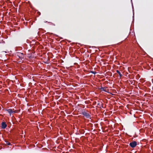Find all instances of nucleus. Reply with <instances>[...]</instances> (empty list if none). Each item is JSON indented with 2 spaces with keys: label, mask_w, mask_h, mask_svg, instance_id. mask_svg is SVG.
Instances as JSON below:
<instances>
[{
  "label": "nucleus",
  "mask_w": 153,
  "mask_h": 153,
  "mask_svg": "<svg viewBox=\"0 0 153 153\" xmlns=\"http://www.w3.org/2000/svg\"><path fill=\"white\" fill-rule=\"evenodd\" d=\"M6 143V144L7 145H11V143L10 142H9L8 141H5Z\"/></svg>",
  "instance_id": "9"
},
{
  "label": "nucleus",
  "mask_w": 153,
  "mask_h": 153,
  "mask_svg": "<svg viewBox=\"0 0 153 153\" xmlns=\"http://www.w3.org/2000/svg\"><path fill=\"white\" fill-rule=\"evenodd\" d=\"M137 145V142L135 141H133L129 143V146L133 148H134Z\"/></svg>",
  "instance_id": "3"
},
{
  "label": "nucleus",
  "mask_w": 153,
  "mask_h": 153,
  "mask_svg": "<svg viewBox=\"0 0 153 153\" xmlns=\"http://www.w3.org/2000/svg\"><path fill=\"white\" fill-rule=\"evenodd\" d=\"M133 20L134 19V10H133Z\"/></svg>",
  "instance_id": "11"
},
{
  "label": "nucleus",
  "mask_w": 153,
  "mask_h": 153,
  "mask_svg": "<svg viewBox=\"0 0 153 153\" xmlns=\"http://www.w3.org/2000/svg\"><path fill=\"white\" fill-rule=\"evenodd\" d=\"M131 3H132V9H133L134 7H133V3H132V0H131Z\"/></svg>",
  "instance_id": "12"
},
{
  "label": "nucleus",
  "mask_w": 153,
  "mask_h": 153,
  "mask_svg": "<svg viewBox=\"0 0 153 153\" xmlns=\"http://www.w3.org/2000/svg\"><path fill=\"white\" fill-rule=\"evenodd\" d=\"M116 72L117 73H118L119 74V76L120 77H121L122 76H123L122 74L120 73V72L119 70H116Z\"/></svg>",
  "instance_id": "7"
},
{
  "label": "nucleus",
  "mask_w": 153,
  "mask_h": 153,
  "mask_svg": "<svg viewBox=\"0 0 153 153\" xmlns=\"http://www.w3.org/2000/svg\"><path fill=\"white\" fill-rule=\"evenodd\" d=\"M107 88L105 87H102L100 88V89L102 91H103L105 92H107Z\"/></svg>",
  "instance_id": "6"
},
{
  "label": "nucleus",
  "mask_w": 153,
  "mask_h": 153,
  "mask_svg": "<svg viewBox=\"0 0 153 153\" xmlns=\"http://www.w3.org/2000/svg\"><path fill=\"white\" fill-rule=\"evenodd\" d=\"M6 110L9 113L10 115L12 113L15 112V111H13L11 109H6Z\"/></svg>",
  "instance_id": "4"
},
{
  "label": "nucleus",
  "mask_w": 153,
  "mask_h": 153,
  "mask_svg": "<svg viewBox=\"0 0 153 153\" xmlns=\"http://www.w3.org/2000/svg\"><path fill=\"white\" fill-rule=\"evenodd\" d=\"M90 73H92V74H95L97 73V72L95 71H90Z\"/></svg>",
  "instance_id": "10"
},
{
  "label": "nucleus",
  "mask_w": 153,
  "mask_h": 153,
  "mask_svg": "<svg viewBox=\"0 0 153 153\" xmlns=\"http://www.w3.org/2000/svg\"><path fill=\"white\" fill-rule=\"evenodd\" d=\"M15 55L18 56L21 60H23L24 59L25 55L22 53L17 52L16 53Z\"/></svg>",
  "instance_id": "1"
},
{
  "label": "nucleus",
  "mask_w": 153,
  "mask_h": 153,
  "mask_svg": "<svg viewBox=\"0 0 153 153\" xmlns=\"http://www.w3.org/2000/svg\"><path fill=\"white\" fill-rule=\"evenodd\" d=\"M82 114L86 118L91 119V115L89 113H87L85 111H82Z\"/></svg>",
  "instance_id": "2"
},
{
  "label": "nucleus",
  "mask_w": 153,
  "mask_h": 153,
  "mask_svg": "<svg viewBox=\"0 0 153 153\" xmlns=\"http://www.w3.org/2000/svg\"><path fill=\"white\" fill-rule=\"evenodd\" d=\"M102 103H98L97 104V105L98 106V107L100 108H103V106L102 105Z\"/></svg>",
  "instance_id": "8"
},
{
  "label": "nucleus",
  "mask_w": 153,
  "mask_h": 153,
  "mask_svg": "<svg viewBox=\"0 0 153 153\" xmlns=\"http://www.w3.org/2000/svg\"><path fill=\"white\" fill-rule=\"evenodd\" d=\"M7 126V125L4 122H3L1 123V128L2 129L5 128Z\"/></svg>",
  "instance_id": "5"
}]
</instances>
